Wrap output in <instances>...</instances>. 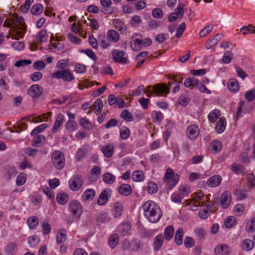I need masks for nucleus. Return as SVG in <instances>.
I'll return each mask as SVG.
<instances>
[{
    "label": "nucleus",
    "mask_w": 255,
    "mask_h": 255,
    "mask_svg": "<svg viewBox=\"0 0 255 255\" xmlns=\"http://www.w3.org/2000/svg\"><path fill=\"white\" fill-rule=\"evenodd\" d=\"M142 208L144 216L151 223H156L160 220L162 215L161 211L155 202L150 200L146 201L143 204Z\"/></svg>",
    "instance_id": "f257e3e1"
},
{
    "label": "nucleus",
    "mask_w": 255,
    "mask_h": 255,
    "mask_svg": "<svg viewBox=\"0 0 255 255\" xmlns=\"http://www.w3.org/2000/svg\"><path fill=\"white\" fill-rule=\"evenodd\" d=\"M146 93L153 94L154 96L166 97L170 92V89L164 83L156 84L153 86H148Z\"/></svg>",
    "instance_id": "f03ea898"
},
{
    "label": "nucleus",
    "mask_w": 255,
    "mask_h": 255,
    "mask_svg": "<svg viewBox=\"0 0 255 255\" xmlns=\"http://www.w3.org/2000/svg\"><path fill=\"white\" fill-rule=\"evenodd\" d=\"M51 160L54 166L58 170L63 169L65 166L64 155L59 150H55L52 152Z\"/></svg>",
    "instance_id": "7ed1b4c3"
},
{
    "label": "nucleus",
    "mask_w": 255,
    "mask_h": 255,
    "mask_svg": "<svg viewBox=\"0 0 255 255\" xmlns=\"http://www.w3.org/2000/svg\"><path fill=\"white\" fill-rule=\"evenodd\" d=\"M179 178L178 175H174L172 169L168 168L164 178V181L167 183V188L171 189L178 182Z\"/></svg>",
    "instance_id": "20e7f679"
},
{
    "label": "nucleus",
    "mask_w": 255,
    "mask_h": 255,
    "mask_svg": "<svg viewBox=\"0 0 255 255\" xmlns=\"http://www.w3.org/2000/svg\"><path fill=\"white\" fill-rule=\"evenodd\" d=\"M52 77L56 79H63L66 82H71L74 79V76L67 69L58 70L52 74Z\"/></svg>",
    "instance_id": "39448f33"
},
{
    "label": "nucleus",
    "mask_w": 255,
    "mask_h": 255,
    "mask_svg": "<svg viewBox=\"0 0 255 255\" xmlns=\"http://www.w3.org/2000/svg\"><path fill=\"white\" fill-rule=\"evenodd\" d=\"M83 184V179L79 175H75L69 182L70 188L73 191L78 190Z\"/></svg>",
    "instance_id": "423d86ee"
},
{
    "label": "nucleus",
    "mask_w": 255,
    "mask_h": 255,
    "mask_svg": "<svg viewBox=\"0 0 255 255\" xmlns=\"http://www.w3.org/2000/svg\"><path fill=\"white\" fill-rule=\"evenodd\" d=\"M125 53L124 51L120 50H114L112 52L113 60L115 62L120 63L123 64L127 62V59L124 57Z\"/></svg>",
    "instance_id": "0eeeda50"
},
{
    "label": "nucleus",
    "mask_w": 255,
    "mask_h": 255,
    "mask_svg": "<svg viewBox=\"0 0 255 255\" xmlns=\"http://www.w3.org/2000/svg\"><path fill=\"white\" fill-rule=\"evenodd\" d=\"M43 88L37 84L31 86L28 90V93L33 98H37L42 94Z\"/></svg>",
    "instance_id": "6e6552de"
},
{
    "label": "nucleus",
    "mask_w": 255,
    "mask_h": 255,
    "mask_svg": "<svg viewBox=\"0 0 255 255\" xmlns=\"http://www.w3.org/2000/svg\"><path fill=\"white\" fill-rule=\"evenodd\" d=\"M231 251V248L227 244H220L214 250L216 255H229Z\"/></svg>",
    "instance_id": "1a4fd4ad"
},
{
    "label": "nucleus",
    "mask_w": 255,
    "mask_h": 255,
    "mask_svg": "<svg viewBox=\"0 0 255 255\" xmlns=\"http://www.w3.org/2000/svg\"><path fill=\"white\" fill-rule=\"evenodd\" d=\"M70 211L73 215L79 217L82 213V208L79 202L73 201L70 203Z\"/></svg>",
    "instance_id": "9d476101"
},
{
    "label": "nucleus",
    "mask_w": 255,
    "mask_h": 255,
    "mask_svg": "<svg viewBox=\"0 0 255 255\" xmlns=\"http://www.w3.org/2000/svg\"><path fill=\"white\" fill-rule=\"evenodd\" d=\"M231 196L228 192L222 193L220 198V204L223 209H227L231 204Z\"/></svg>",
    "instance_id": "9b49d317"
},
{
    "label": "nucleus",
    "mask_w": 255,
    "mask_h": 255,
    "mask_svg": "<svg viewBox=\"0 0 255 255\" xmlns=\"http://www.w3.org/2000/svg\"><path fill=\"white\" fill-rule=\"evenodd\" d=\"M200 133L198 127L195 125L190 126L187 130V135L189 138L195 139Z\"/></svg>",
    "instance_id": "f8f14e48"
},
{
    "label": "nucleus",
    "mask_w": 255,
    "mask_h": 255,
    "mask_svg": "<svg viewBox=\"0 0 255 255\" xmlns=\"http://www.w3.org/2000/svg\"><path fill=\"white\" fill-rule=\"evenodd\" d=\"M101 151L105 156L110 158L112 156L114 151V146L113 143H108L102 146Z\"/></svg>",
    "instance_id": "ddd939ff"
},
{
    "label": "nucleus",
    "mask_w": 255,
    "mask_h": 255,
    "mask_svg": "<svg viewBox=\"0 0 255 255\" xmlns=\"http://www.w3.org/2000/svg\"><path fill=\"white\" fill-rule=\"evenodd\" d=\"M118 192L122 195L128 196L132 193V188L128 184H123L118 188Z\"/></svg>",
    "instance_id": "4468645a"
},
{
    "label": "nucleus",
    "mask_w": 255,
    "mask_h": 255,
    "mask_svg": "<svg viewBox=\"0 0 255 255\" xmlns=\"http://www.w3.org/2000/svg\"><path fill=\"white\" fill-rule=\"evenodd\" d=\"M222 181V178L220 175H214L210 177L207 181L209 186L212 187L218 186Z\"/></svg>",
    "instance_id": "2eb2a0df"
},
{
    "label": "nucleus",
    "mask_w": 255,
    "mask_h": 255,
    "mask_svg": "<svg viewBox=\"0 0 255 255\" xmlns=\"http://www.w3.org/2000/svg\"><path fill=\"white\" fill-rule=\"evenodd\" d=\"M45 141V136L43 135H38L33 138L31 141V145L35 147H40L44 144Z\"/></svg>",
    "instance_id": "dca6fc26"
},
{
    "label": "nucleus",
    "mask_w": 255,
    "mask_h": 255,
    "mask_svg": "<svg viewBox=\"0 0 255 255\" xmlns=\"http://www.w3.org/2000/svg\"><path fill=\"white\" fill-rule=\"evenodd\" d=\"M184 234L183 229L179 228L175 232L174 241L177 246H181L183 244V236Z\"/></svg>",
    "instance_id": "f3484780"
},
{
    "label": "nucleus",
    "mask_w": 255,
    "mask_h": 255,
    "mask_svg": "<svg viewBox=\"0 0 255 255\" xmlns=\"http://www.w3.org/2000/svg\"><path fill=\"white\" fill-rule=\"evenodd\" d=\"M228 88L232 92H237L239 90V85L237 80L235 79H230L228 83Z\"/></svg>",
    "instance_id": "a211bd4d"
},
{
    "label": "nucleus",
    "mask_w": 255,
    "mask_h": 255,
    "mask_svg": "<svg viewBox=\"0 0 255 255\" xmlns=\"http://www.w3.org/2000/svg\"><path fill=\"white\" fill-rule=\"evenodd\" d=\"M64 121V116L61 114H58L56 120L55 121L54 125L51 130L52 132L53 133H55L58 130L59 128L62 125Z\"/></svg>",
    "instance_id": "6ab92c4d"
},
{
    "label": "nucleus",
    "mask_w": 255,
    "mask_h": 255,
    "mask_svg": "<svg viewBox=\"0 0 255 255\" xmlns=\"http://www.w3.org/2000/svg\"><path fill=\"white\" fill-rule=\"evenodd\" d=\"M226 126V119L224 117H221L216 125V130L219 133H222Z\"/></svg>",
    "instance_id": "aec40b11"
},
{
    "label": "nucleus",
    "mask_w": 255,
    "mask_h": 255,
    "mask_svg": "<svg viewBox=\"0 0 255 255\" xmlns=\"http://www.w3.org/2000/svg\"><path fill=\"white\" fill-rule=\"evenodd\" d=\"M123 206L121 203L116 202L114 205L113 214L115 218H119L122 215Z\"/></svg>",
    "instance_id": "412c9836"
},
{
    "label": "nucleus",
    "mask_w": 255,
    "mask_h": 255,
    "mask_svg": "<svg viewBox=\"0 0 255 255\" xmlns=\"http://www.w3.org/2000/svg\"><path fill=\"white\" fill-rule=\"evenodd\" d=\"M107 38L109 40L113 42H117L119 41L120 35L117 31L115 30H110L107 33Z\"/></svg>",
    "instance_id": "4be33fe9"
},
{
    "label": "nucleus",
    "mask_w": 255,
    "mask_h": 255,
    "mask_svg": "<svg viewBox=\"0 0 255 255\" xmlns=\"http://www.w3.org/2000/svg\"><path fill=\"white\" fill-rule=\"evenodd\" d=\"M198 84L199 81L194 77L187 78L184 81V86L186 87H194Z\"/></svg>",
    "instance_id": "5701e85b"
},
{
    "label": "nucleus",
    "mask_w": 255,
    "mask_h": 255,
    "mask_svg": "<svg viewBox=\"0 0 255 255\" xmlns=\"http://www.w3.org/2000/svg\"><path fill=\"white\" fill-rule=\"evenodd\" d=\"M98 40L100 46L103 49L107 48L110 45V40L105 35H100Z\"/></svg>",
    "instance_id": "b1692460"
},
{
    "label": "nucleus",
    "mask_w": 255,
    "mask_h": 255,
    "mask_svg": "<svg viewBox=\"0 0 255 255\" xmlns=\"http://www.w3.org/2000/svg\"><path fill=\"white\" fill-rule=\"evenodd\" d=\"M95 191L93 189L86 190L82 194V199L84 201L91 200L95 197Z\"/></svg>",
    "instance_id": "393cba45"
},
{
    "label": "nucleus",
    "mask_w": 255,
    "mask_h": 255,
    "mask_svg": "<svg viewBox=\"0 0 255 255\" xmlns=\"http://www.w3.org/2000/svg\"><path fill=\"white\" fill-rule=\"evenodd\" d=\"M174 233V229L172 226L169 225L167 226L164 230V236L165 240L170 241L173 238Z\"/></svg>",
    "instance_id": "a878e982"
},
{
    "label": "nucleus",
    "mask_w": 255,
    "mask_h": 255,
    "mask_svg": "<svg viewBox=\"0 0 255 255\" xmlns=\"http://www.w3.org/2000/svg\"><path fill=\"white\" fill-rule=\"evenodd\" d=\"M164 241V237L162 235L160 234L157 236L154 240L153 246L155 250H158L162 246Z\"/></svg>",
    "instance_id": "bb28decb"
},
{
    "label": "nucleus",
    "mask_w": 255,
    "mask_h": 255,
    "mask_svg": "<svg viewBox=\"0 0 255 255\" xmlns=\"http://www.w3.org/2000/svg\"><path fill=\"white\" fill-rule=\"evenodd\" d=\"M102 178L105 183L111 184L115 182L116 177L112 173L107 172L103 175Z\"/></svg>",
    "instance_id": "cd10ccee"
},
{
    "label": "nucleus",
    "mask_w": 255,
    "mask_h": 255,
    "mask_svg": "<svg viewBox=\"0 0 255 255\" xmlns=\"http://www.w3.org/2000/svg\"><path fill=\"white\" fill-rule=\"evenodd\" d=\"M108 193L106 190L103 191L100 195L98 200V204L100 205H104L108 201Z\"/></svg>",
    "instance_id": "c85d7f7f"
},
{
    "label": "nucleus",
    "mask_w": 255,
    "mask_h": 255,
    "mask_svg": "<svg viewBox=\"0 0 255 255\" xmlns=\"http://www.w3.org/2000/svg\"><path fill=\"white\" fill-rule=\"evenodd\" d=\"M233 57L234 53H233L232 50L227 51L224 53L222 57V62L224 64H229L231 62Z\"/></svg>",
    "instance_id": "c756f323"
},
{
    "label": "nucleus",
    "mask_w": 255,
    "mask_h": 255,
    "mask_svg": "<svg viewBox=\"0 0 255 255\" xmlns=\"http://www.w3.org/2000/svg\"><path fill=\"white\" fill-rule=\"evenodd\" d=\"M66 231L61 229L58 231L56 235V241L57 243L61 244L66 240Z\"/></svg>",
    "instance_id": "7c9ffc66"
},
{
    "label": "nucleus",
    "mask_w": 255,
    "mask_h": 255,
    "mask_svg": "<svg viewBox=\"0 0 255 255\" xmlns=\"http://www.w3.org/2000/svg\"><path fill=\"white\" fill-rule=\"evenodd\" d=\"M38 219L36 216H32L27 220V223L31 229H35L38 225Z\"/></svg>",
    "instance_id": "2f4dec72"
},
{
    "label": "nucleus",
    "mask_w": 255,
    "mask_h": 255,
    "mask_svg": "<svg viewBox=\"0 0 255 255\" xmlns=\"http://www.w3.org/2000/svg\"><path fill=\"white\" fill-rule=\"evenodd\" d=\"M43 10V6L40 3L34 5L31 9V13L33 15H37L40 14Z\"/></svg>",
    "instance_id": "473e14b6"
},
{
    "label": "nucleus",
    "mask_w": 255,
    "mask_h": 255,
    "mask_svg": "<svg viewBox=\"0 0 255 255\" xmlns=\"http://www.w3.org/2000/svg\"><path fill=\"white\" fill-rule=\"evenodd\" d=\"M80 125L85 129L90 130L93 128L91 122L86 118H81L79 121Z\"/></svg>",
    "instance_id": "72a5a7b5"
},
{
    "label": "nucleus",
    "mask_w": 255,
    "mask_h": 255,
    "mask_svg": "<svg viewBox=\"0 0 255 255\" xmlns=\"http://www.w3.org/2000/svg\"><path fill=\"white\" fill-rule=\"evenodd\" d=\"M220 115V112L217 109H215L211 112L208 115L209 120L211 123H214Z\"/></svg>",
    "instance_id": "f704fd0d"
},
{
    "label": "nucleus",
    "mask_w": 255,
    "mask_h": 255,
    "mask_svg": "<svg viewBox=\"0 0 255 255\" xmlns=\"http://www.w3.org/2000/svg\"><path fill=\"white\" fill-rule=\"evenodd\" d=\"M243 248L246 251H251L254 247V242L249 239H246L242 243Z\"/></svg>",
    "instance_id": "c9c22d12"
},
{
    "label": "nucleus",
    "mask_w": 255,
    "mask_h": 255,
    "mask_svg": "<svg viewBox=\"0 0 255 255\" xmlns=\"http://www.w3.org/2000/svg\"><path fill=\"white\" fill-rule=\"evenodd\" d=\"M120 117L127 122H132L133 120L132 115L127 110H124L121 113Z\"/></svg>",
    "instance_id": "e433bc0d"
},
{
    "label": "nucleus",
    "mask_w": 255,
    "mask_h": 255,
    "mask_svg": "<svg viewBox=\"0 0 255 255\" xmlns=\"http://www.w3.org/2000/svg\"><path fill=\"white\" fill-rule=\"evenodd\" d=\"M57 202L62 205L66 204L68 201V195L63 193L58 194L56 197Z\"/></svg>",
    "instance_id": "4c0bfd02"
},
{
    "label": "nucleus",
    "mask_w": 255,
    "mask_h": 255,
    "mask_svg": "<svg viewBox=\"0 0 255 255\" xmlns=\"http://www.w3.org/2000/svg\"><path fill=\"white\" fill-rule=\"evenodd\" d=\"M246 230L249 232L255 231V217L252 218L247 223Z\"/></svg>",
    "instance_id": "58836bf2"
},
{
    "label": "nucleus",
    "mask_w": 255,
    "mask_h": 255,
    "mask_svg": "<svg viewBox=\"0 0 255 255\" xmlns=\"http://www.w3.org/2000/svg\"><path fill=\"white\" fill-rule=\"evenodd\" d=\"M47 127V125L46 124H43L37 126L32 130L31 135L34 136L37 135L38 133L44 130Z\"/></svg>",
    "instance_id": "ea45409f"
},
{
    "label": "nucleus",
    "mask_w": 255,
    "mask_h": 255,
    "mask_svg": "<svg viewBox=\"0 0 255 255\" xmlns=\"http://www.w3.org/2000/svg\"><path fill=\"white\" fill-rule=\"evenodd\" d=\"M118 242L119 236L118 234H114L110 237L109 241V245L113 249H114L117 246Z\"/></svg>",
    "instance_id": "a19ab883"
},
{
    "label": "nucleus",
    "mask_w": 255,
    "mask_h": 255,
    "mask_svg": "<svg viewBox=\"0 0 255 255\" xmlns=\"http://www.w3.org/2000/svg\"><path fill=\"white\" fill-rule=\"evenodd\" d=\"M232 171L236 174H239L245 172V168L241 165L234 163L232 166Z\"/></svg>",
    "instance_id": "79ce46f5"
},
{
    "label": "nucleus",
    "mask_w": 255,
    "mask_h": 255,
    "mask_svg": "<svg viewBox=\"0 0 255 255\" xmlns=\"http://www.w3.org/2000/svg\"><path fill=\"white\" fill-rule=\"evenodd\" d=\"M66 129L70 131H73L77 128V124L73 120H69L66 124Z\"/></svg>",
    "instance_id": "37998d69"
},
{
    "label": "nucleus",
    "mask_w": 255,
    "mask_h": 255,
    "mask_svg": "<svg viewBox=\"0 0 255 255\" xmlns=\"http://www.w3.org/2000/svg\"><path fill=\"white\" fill-rule=\"evenodd\" d=\"M96 221L98 223H103L109 222V218L104 212H102L97 215L96 217Z\"/></svg>",
    "instance_id": "c03bdc74"
},
{
    "label": "nucleus",
    "mask_w": 255,
    "mask_h": 255,
    "mask_svg": "<svg viewBox=\"0 0 255 255\" xmlns=\"http://www.w3.org/2000/svg\"><path fill=\"white\" fill-rule=\"evenodd\" d=\"M193 200L195 201V207H197L198 206H200V202L201 200L204 198V195L201 192H198L197 193H194L193 195Z\"/></svg>",
    "instance_id": "a18cd8bd"
},
{
    "label": "nucleus",
    "mask_w": 255,
    "mask_h": 255,
    "mask_svg": "<svg viewBox=\"0 0 255 255\" xmlns=\"http://www.w3.org/2000/svg\"><path fill=\"white\" fill-rule=\"evenodd\" d=\"M235 224V218L233 216H230L227 217L224 222V225L227 228H232V227L234 226Z\"/></svg>",
    "instance_id": "49530a36"
},
{
    "label": "nucleus",
    "mask_w": 255,
    "mask_h": 255,
    "mask_svg": "<svg viewBox=\"0 0 255 255\" xmlns=\"http://www.w3.org/2000/svg\"><path fill=\"white\" fill-rule=\"evenodd\" d=\"M130 135L129 129L126 127H123L120 129V136L123 139H126Z\"/></svg>",
    "instance_id": "de8ad7c7"
},
{
    "label": "nucleus",
    "mask_w": 255,
    "mask_h": 255,
    "mask_svg": "<svg viewBox=\"0 0 255 255\" xmlns=\"http://www.w3.org/2000/svg\"><path fill=\"white\" fill-rule=\"evenodd\" d=\"M245 97L248 102L253 101L255 99V89H252L246 92Z\"/></svg>",
    "instance_id": "09e8293b"
},
{
    "label": "nucleus",
    "mask_w": 255,
    "mask_h": 255,
    "mask_svg": "<svg viewBox=\"0 0 255 255\" xmlns=\"http://www.w3.org/2000/svg\"><path fill=\"white\" fill-rule=\"evenodd\" d=\"M47 31L44 30H42L39 32L37 36V41L40 43L46 41L47 39Z\"/></svg>",
    "instance_id": "8fccbe9b"
},
{
    "label": "nucleus",
    "mask_w": 255,
    "mask_h": 255,
    "mask_svg": "<svg viewBox=\"0 0 255 255\" xmlns=\"http://www.w3.org/2000/svg\"><path fill=\"white\" fill-rule=\"evenodd\" d=\"M46 67V64L42 60H37L36 61L33 65V69L36 70H41L45 68Z\"/></svg>",
    "instance_id": "3c124183"
},
{
    "label": "nucleus",
    "mask_w": 255,
    "mask_h": 255,
    "mask_svg": "<svg viewBox=\"0 0 255 255\" xmlns=\"http://www.w3.org/2000/svg\"><path fill=\"white\" fill-rule=\"evenodd\" d=\"M152 15L155 18H161L163 17L164 13L161 9L155 8L152 10Z\"/></svg>",
    "instance_id": "603ef678"
},
{
    "label": "nucleus",
    "mask_w": 255,
    "mask_h": 255,
    "mask_svg": "<svg viewBox=\"0 0 255 255\" xmlns=\"http://www.w3.org/2000/svg\"><path fill=\"white\" fill-rule=\"evenodd\" d=\"M113 24L116 28L121 31H125L124 28V24L122 21L119 19H114L113 20Z\"/></svg>",
    "instance_id": "864d4df0"
},
{
    "label": "nucleus",
    "mask_w": 255,
    "mask_h": 255,
    "mask_svg": "<svg viewBox=\"0 0 255 255\" xmlns=\"http://www.w3.org/2000/svg\"><path fill=\"white\" fill-rule=\"evenodd\" d=\"M26 176L24 173H20L16 178V183L18 186L23 185L26 181Z\"/></svg>",
    "instance_id": "5fc2aeb1"
},
{
    "label": "nucleus",
    "mask_w": 255,
    "mask_h": 255,
    "mask_svg": "<svg viewBox=\"0 0 255 255\" xmlns=\"http://www.w3.org/2000/svg\"><path fill=\"white\" fill-rule=\"evenodd\" d=\"M14 21L19 25V28L22 30H25L26 27L24 25V18L22 16H18L16 15L14 17Z\"/></svg>",
    "instance_id": "6e6d98bb"
},
{
    "label": "nucleus",
    "mask_w": 255,
    "mask_h": 255,
    "mask_svg": "<svg viewBox=\"0 0 255 255\" xmlns=\"http://www.w3.org/2000/svg\"><path fill=\"white\" fill-rule=\"evenodd\" d=\"M190 192V187L187 185H181L179 188V193L183 196L187 195Z\"/></svg>",
    "instance_id": "4d7b16f0"
},
{
    "label": "nucleus",
    "mask_w": 255,
    "mask_h": 255,
    "mask_svg": "<svg viewBox=\"0 0 255 255\" xmlns=\"http://www.w3.org/2000/svg\"><path fill=\"white\" fill-rule=\"evenodd\" d=\"M147 190L148 193L153 194L157 191V186L155 183L152 182H149L147 187Z\"/></svg>",
    "instance_id": "13d9d810"
},
{
    "label": "nucleus",
    "mask_w": 255,
    "mask_h": 255,
    "mask_svg": "<svg viewBox=\"0 0 255 255\" xmlns=\"http://www.w3.org/2000/svg\"><path fill=\"white\" fill-rule=\"evenodd\" d=\"M38 150L36 148L31 147H26L24 149V152L28 156L34 157L37 153Z\"/></svg>",
    "instance_id": "bf43d9fd"
},
{
    "label": "nucleus",
    "mask_w": 255,
    "mask_h": 255,
    "mask_svg": "<svg viewBox=\"0 0 255 255\" xmlns=\"http://www.w3.org/2000/svg\"><path fill=\"white\" fill-rule=\"evenodd\" d=\"M103 107V101L101 99H98L95 102L94 108L99 113H101L102 111Z\"/></svg>",
    "instance_id": "052dcab7"
},
{
    "label": "nucleus",
    "mask_w": 255,
    "mask_h": 255,
    "mask_svg": "<svg viewBox=\"0 0 255 255\" xmlns=\"http://www.w3.org/2000/svg\"><path fill=\"white\" fill-rule=\"evenodd\" d=\"M132 179L134 181H140L143 178V173L139 171H135L132 174Z\"/></svg>",
    "instance_id": "680f3d73"
},
{
    "label": "nucleus",
    "mask_w": 255,
    "mask_h": 255,
    "mask_svg": "<svg viewBox=\"0 0 255 255\" xmlns=\"http://www.w3.org/2000/svg\"><path fill=\"white\" fill-rule=\"evenodd\" d=\"M194 240L190 237H186L184 241V245L186 248H190L194 246Z\"/></svg>",
    "instance_id": "e2e57ef3"
},
{
    "label": "nucleus",
    "mask_w": 255,
    "mask_h": 255,
    "mask_svg": "<svg viewBox=\"0 0 255 255\" xmlns=\"http://www.w3.org/2000/svg\"><path fill=\"white\" fill-rule=\"evenodd\" d=\"M186 23L185 22H182L179 26L177 30L176 36L177 38H180L181 35H182L183 33L184 32V31L185 30L186 28Z\"/></svg>",
    "instance_id": "0e129e2a"
},
{
    "label": "nucleus",
    "mask_w": 255,
    "mask_h": 255,
    "mask_svg": "<svg viewBox=\"0 0 255 255\" xmlns=\"http://www.w3.org/2000/svg\"><path fill=\"white\" fill-rule=\"evenodd\" d=\"M213 27L210 26H207L204 29L201 30L200 32V36L201 37H205L209 34L212 30Z\"/></svg>",
    "instance_id": "69168bd1"
},
{
    "label": "nucleus",
    "mask_w": 255,
    "mask_h": 255,
    "mask_svg": "<svg viewBox=\"0 0 255 255\" xmlns=\"http://www.w3.org/2000/svg\"><path fill=\"white\" fill-rule=\"evenodd\" d=\"M33 2V0H26L24 4L21 6V11L26 12Z\"/></svg>",
    "instance_id": "338daca9"
},
{
    "label": "nucleus",
    "mask_w": 255,
    "mask_h": 255,
    "mask_svg": "<svg viewBox=\"0 0 255 255\" xmlns=\"http://www.w3.org/2000/svg\"><path fill=\"white\" fill-rule=\"evenodd\" d=\"M247 178L250 186L252 188L255 187V177L253 173H249L247 175Z\"/></svg>",
    "instance_id": "774afa93"
}]
</instances>
